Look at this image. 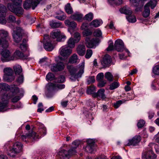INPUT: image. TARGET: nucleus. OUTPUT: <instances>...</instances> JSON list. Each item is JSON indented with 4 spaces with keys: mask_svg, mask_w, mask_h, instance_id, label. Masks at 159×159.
I'll list each match as a JSON object with an SVG mask.
<instances>
[{
    "mask_svg": "<svg viewBox=\"0 0 159 159\" xmlns=\"http://www.w3.org/2000/svg\"><path fill=\"white\" fill-rule=\"evenodd\" d=\"M22 149V145L19 142L15 143L12 148L9 147L8 154L10 156L14 157L19 153Z\"/></svg>",
    "mask_w": 159,
    "mask_h": 159,
    "instance_id": "7ed1b4c3",
    "label": "nucleus"
},
{
    "mask_svg": "<svg viewBox=\"0 0 159 159\" xmlns=\"http://www.w3.org/2000/svg\"><path fill=\"white\" fill-rule=\"evenodd\" d=\"M93 34L95 36L100 37L101 36L102 33L100 30L97 29L95 30Z\"/></svg>",
    "mask_w": 159,
    "mask_h": 159,
    "instance_id": "4d7b16f0",
    "label": "nucleus"
},
{
    "mask_svg": "<svg viewBox=\"0 0 159 159\" xmlns=\"http://www.w3.org/2000/svg\"><path fill=\"white\" fill-rule=\"evenodd\" d=\"M92 33L89 30H84L83 32V34L84 36L89 37V36L91 35L92 34Z\"/></svg>",
    "mask_w": 159,
    "mask_h": 159,
    "instance_id": "09e8293b",
    "label": "nucleus"
},
{
    "mask_svg": "<svg viewBox=\"0 0 159 159\" xmlns=\"http://www.w3.org/2000/svg\"><path fill=\"white\" fill-rule=\"evenodd\" d=\"M23 33V30L20 27H17L16 30H13L12 35L15 42L18 43L21 40Z\"/></svg>",
    "mask_w": 159,
    "mask_h": 159,
    "instance_id": "423d86ee",
    "label": "nucleus"
},
{
    "mask_svg": "<svg viewBox=\"0 0 159 159\" xmlns=\"http://www.w3.org/2000/svg\"><path fill=\"white\" fill-rule=\"evenodd\" d=\"M119 86V84L118 83L114 82L110 85L109 89L110 90H112L117 88Z\"/></svg>",
    "mask_w": 159,
    "mask_h": 159,
    "instance_id": "c03bdc74",
    "label": "nucleus"
},
{
    "mask_svg": "<svg viewBox=\"0 0 159 159\" xmlns=\"http://www.w3.org/2000/svg\"><path fill=\"white\" fill-rule=\"evenodd\" d=\"M114 48L118 52H122L124 51L127 53V54L129 56V52L124 46L123 41L120 39L116 40L115 43Z\"/></svg>",
    "mask_w": 159,
    "mask_h": 159,
    "instance_id": "0eeeda50",
    "label": "nucleus"
},
{
    "mask_svg": "<svg viewBox=\"0 0 159 159\" xmlns=\"http://www.w3.org/2000/svg\"><path fill=\"white\" fill-rule=\"evenodd\" d=\"M95 89V87L93 85H91L89 87L87 90V93L88 94H92L94 92Z\"/></svg>",
    "mask_w": 159,
    "mask_h": 159,
    "instance_id": "37998d69",
    "label": "nucleus"
},
{
    "mask_svg": "<svg viewBox=\"0 0 159 159\" xmlns=\"http://www.w3.org/2000/svg\"><path fill=\"white\" fill-rule=\"evenodd\" d=\"M16 19L15 17L12 15H10L8 18V20L10 22H13L15 21Z\"/></svg>",
    "mask_w": 159,
    "mask_h": 159,
    "instance_id": "0e129e2a",
    "label": "nucleus"
},
{
    "mask_svg": "<svg viewBox=\"0 0 159 159\" xmlns=\"http://www.w3.org/2000/svg\"><path fill=\"white\" fill-rule=\"evenodd\" d=\"M0 44L3 45L4 48H7L10 38L7 31L3 30H0Z\"/></svg>",
    "mask_w": 159,
    "mask_h": 159,
    "instance_id": "20e7f679",
    "label": "nucleus"
},
{
    "mask_svg": "<svg viewBox=\"0 0 159 159\" xmlns=\"http://www.w3.org/2000/svg\"><path fill=\"white\" fill-rule=\"evenodd\" d=\"M77 51L79 54L80 56H83L85 53V48L84 45H79L76 49Z\"/></svg>",
    "mask_w": 159,
    "mask_h": 159,
    "instance_id": "5701e85b",
    "label": "nucleus"
},
{
    "mask_svg": "<svg viewBox=\"0 0 159 159\" xmlns=\"http://www.w3.org/2000/svg\"><path fill=\"white\" fill-rule=\"evenodd\" d=\"M157 1L156 0H151L148 2L145 5L149 7H150L151 9H153L156 6Z\"/></svg>",
    "mask_w": 159,
    "mask_h": 159,
    "instance_id": "473e14b6",
    "label": "nucleus"
},
{
    "mask_svg": "<svg viewBox=\"0 0 159 159\" xmlns=\"http://www.w3.org/2000/svg\"><path fill=\"white\" fill-rule=\"evenodd\" d=\"M119 56L121 60L125 59L127 57V56L125 55L124 53L119 54Z\"/></svg>",
    "mask_w": 159,
    "mask_h": 159,
    "instance_id": "338daca9",
    "label": "nucleus"
},
{
    "mask_svg": "<svg viewBox=\"0 0 159 159\" xmlns=\"http://www.w3.org/2000/svg\"><path fill=\"white\" fill-rule=\"evenodd\" d=\"M4 75L3 78L4 80L7 82H11L15 79L13 75V70L10 67H6L3 69Z\"/></svg>",
    "mask_w": 159,
    "mask_h": 159,
    "instance_id": "39448f33",
    "label": "nucleus"
},
{
    "mask_svg": "<svg viewBox=\"0 0 159 159\" xmlns=\"http://www.w3.org/2000/svg\"><path fill=\"white\" fill-rule=\"evenodd\" d=\"M80 143V142L78 140H75L72 143V146L71 148L70 149L73 150H75V148H76L79 145Z\"/></svg>",
    "mask_w": 159,
    "mask_h": 159,
    "instance_id": "79ce46f5",
    "label": "nucleus"
},
{
    "mask_svg": "<svg viewBox=\"0 0 159 159\" xmlns=\"http://www.w3.org/2000/svg\"><path fill=\"white\" fill-rule=\"evenodd\" d=\"M142 154V159H156L157 156L150 148Z\"/></svg>",
    "mask_w": 159,
    "mask_h": 159,
    "instance_id": "ddd939ff",
    "label": "nucleus"
},
{
    "mask_svg": "<svg viewBox=\"0 0 159 159\" xmlns=\"http://www.w3.org/2000/svg\"><path fill=\"white\" fill-rule=\"evenodd\" d=\"M93 54V52L91 49H88L87 51L86 54L85 55V57L86 58L89 59L90 58Z\"/></svg>",
    "mask_w": 159,
    "mask_h": 159,
    "instance_id": "de8ad7c7",
    "label": "nucleus"
},
{
    "mask_svg": "<svg viewBox=\"0 0 159 159\" xmlns=\"http://www.w3.org/2000/svg\"><path fill=\"white\" fill-rule=\"evenodd\" d=\"M150 14L149 7L145 5L144 7V10L143 13V15L144 17H148Z\"/></svg>",
    "mask_w": 159,
    "mask_h": 159,
    "instance_id": "2f4dec72",
    "label": "nucleus"
},
{
    "mask_svg": "<svg viewBox=\"0 0 159 159\" xmlns=\"http://www.w3.org/2000/svg\"><path fill=\"white\" fill-rule=\"evenodd\" d=\"M84 63L83 62L79 67L78 71L76 67L72 66L68 67V68L69 69V71L71 75L70 79L72 81H74L76 79L81 77L82 75L84 72Z\"/></svg>",
    "mask_w": 159,
    "mask_h": 159,
    "instance_id": "f03ea898",
    "label": "nucleus"
},
{
    "mask_svg": "<svg viewBox=\"0 0 159 159\" xmlns=\"http://www.w3.org/2000/svg\"><path fill=\"white\" fill-rule=\"evenodd\" d=\"M111 62L110 57L109 56H106L103 58L101 61L102 65L104 67L107 66L110 64Z\"/></svg>",
    "mask_w": 159,
    "mask_h": 159,
    "instance_id": "4be33fe9",
    "label": "nucleus"
},
{
    "mask_svg": "<svg viewBox=\"0 0 159 159\" xmlns=\"http://www.w3.org/2000/svg\"><path fill=\"white\" fill-rule=\"evenodd\" d=\"M105 77L108 80L112 81L113 80V76L110 72H107L105 74Z\"/></svg>",
    "mask_w": 159,
    "mask_h": 159,
    "instance_id": "ea45409f",
    "label": "nucleus"
},
{
    "mask_svg": "<svg viewBox=\"0 0 159 159\" xmlns=\"http://www.w3.org/2000/svg\"><path fill=\"white\" fill-rule=\"evenodd\" d=\"M98 86L99 88H102L105 86L107 82L105 80H101L99 81Z\"/></svg>",
    "mask_w": 159,
    "mask_h": 159,
    "instance_id": "6e6d98bb",
    "label": "nucleus"
},
{
    "mask_svg": "<svg viewBox=\"0 0 159 159\" xmlns=\"http://www.w3.org/2000/svg\"><path fill=\"white\" fill-rule=\"evenodd\" d=\"M153 72L156 75H159V65H157L154 67Z\"/></svg>",
    "mask_w": 159,
    "mask_h": 159,
    "instance_id": "8fccbe9b",
    "label": "nucleus"
},
{
    "mask_svg": "<svg viewBox=\"0 0 159 159\" xmlns=\"http://www.w3.org/2000/svg\"><path fill=\"white\" fill-rule=\"evenodd\" d=\"M120 11L121 13L129 15H131L132 13V11L128 7H124L120 9Z\"/></svg>",
    "mask_w": 159,
    "mask_h": 159,
    "instance_id": "b1692460",
    "label": "nucleus"
},
{
    "mask_svg": "<svg viewBox=\"0 0 159 159\" xmlns=\"http://www.w3.org/2000/svg\"><path fill=\"white\" fill-rule=\"evenodd\" d=\"M95 81L94 77V76H91L89 77L88 79L87 83L88 84H90L91 83H94Z\"/></svg>",
    "mask_w": 159,
    "mask_h": 159,
    "instance_id": "5fc2aeb1",
    "label": "nucleus"
},
{
    "mask_svg": "<svg viewBox=\"0 0 159 159\" xmlns=\"http://www.w3.org/2000/svg\"><path fill=\"white\" fill-rule=\"evenodd\" d=\"M65 25L73 29H74L76 28L77 26L76 23L74 21H70L68 20H66L65 21Z\"/></svg>",
    "mask_w": 159,
    "mask_h": 159,
    "instance_id": "393cba45",
    "label": "nucleus"
},
{
    "mask_svg": "<svg viewBox=\"0 0 159 159\" xmlns=\"http://www.w3.org/2000/svg\"><path fill=\"white\" fill-rule=\"evenodd\" d=\"M64 65L62 62L57 63L56 65H53L51 67V70L52 71H57L63 70L64 68Z\"/></svg>",
    "mask_w": 159,
    "mask_h": 159,
    "instance_id": "412c9836",
    "label": "nucleus"
},
{
    "mask_svg": "<svg viewBox=\"0 0 159 159\" xmlns=\"http://www.w3.org/2000/svg\"><path fill=\"white\" fill-rule=\"evenodd\" d=\"M65 9L66 12L68 14H71L73 12L72 8L70 3H68L65 5Z\"/></svg>",
    "mask_w": 159,
    "mask_h": 159,
    "instance_id": "7c9ffc66",
    "label": "nucleus"
},
{
    "mask_svg": "<svg viewBox=\"0 0 159 159\" xmlns=\"http://www.w3.org/2000/svg\"><path fill=\"white\" fill-rule=\"evenodd\" d=\"M8 101L7 100H5L3 102H0V111L3 110L7 106Z\"/></svg>",
    "mask_w": 159,
    "mask_h": 159,
    "instance_id": "a19ab883",
    "label": "nucleus"
},
{
    "mask_svg": "<svg viewBox=\"0 0 159 159\" xmlns=\"http://www.w3.org/2000/svg\"><path fill=\"white\" fill-rule=\"evenodd\" d=\"M15 59H18L22 58L24 57V55L22 52L19 50H16L14 52L13 55L12 56Z\"/></svg>",
    "mask_w": 159,
    "mask_h": 159,
    "instance_id": "c85d7f7f",
    "label": "nucleus"
},
{
    "mask_svg": "<svg viewBox=\"0 0 159 159\" xmlns=\"http://www.w3.org/2000/svg\"><path fill=\"white\" fill-rule=\"evenodd\" d=\"M122 102L121 100H119L117 101L114 104V106L116 108H118L122 103Z\"/></svg>",
    "mask_w": 159,
    "mask_h": 159,
    "instance_id": "e2e57ef3",
    "label": "nucleus"
},
{
    "mask_svg": "<svg viewBox=\"0 0 159 159\" xmlns=\"http://www.w3.org/2000/svg\"><path fill=\"white\" fill-rule=\"evenodd\" d=\"M46 88L49 90H56V84H55L52 83H49L46 85Z\"/></svg>",
    "mask_w": 159,
    "mask_h": 159,
    "instance_id": "58836bf2",
    "label": "nucleus"
},
{
    "mask_svg": "<svg viewBox=\"0 0 159 159\" xmlns=\"http://www.w3.org/2000/svg\"><path fill=\"white\" fill-rule=\"evenodd\" d=\"M88 24L87 23H83L81 27V29L86 30L88 27Z\"/></svg>",
    "mask_w": 159,
    "mask_h": 159,
    "instance_id": "69168bd1",
    "label": "nucleus"
},
{
    "mask_svg": "<svg viewBox=\"0 0 159 159\" xmlns=\"http://www.w3.org/2000/svg\"><path fill=\"white\" fill-rule=\"evenodd\" d=\"M38 0H27L23 4V7L25 9H28L31 7L33 9H34L39 3Z\"/></svg>",
    "mask_w": 159,
    "mask_h": 159,
    "instance_id": "9b49d317",
    "label": "nucleus"
},
{
    "mask_svg": "<svg viewBox=\"0 0 159 159\" xmlns=\"http://www.w3.org/2000/svg\"><path fill=\"white\" fill-rule=\"evenodd\" d=\"M41 135L44 136L46 134V129L44 125L41 124L40 126L38 131L37 133L30 131L26 133L25 135H22L21 136L22 139L25 142H30V140L33 141L39 139Z\"/></svg>",
    "mask_w": 159,
    "mask_h": 159,
    "instance_id": "f257e3e1",
    "label": "nucleus"
},
{
    "mask_svg": "<svg viewBox=\"0 0 159 159\" xmlns=\"http://www.w3.org/2000/svg\"><path fill=\"white\" fill-rule=\"evenodd\" d=\"M54 75L50 72L48 73L46 76V79L48 80L51 81L54 79Z\"/></svg>",
    "mask_w": 159,
    "mask_h": 159,
    "instance_id": "a18cd8bd",
    "label": "nucleus"
},
{
    "mask_svg": "<svg viewBox=\"0 0 159 159\" xmlns=\"http://www.w3.org/2000/svg\"><path fill=\"white\" fill-rule=\"evenodd\" d=\"M70 18L72 20L79 22H82L84 20L83 15L78 12H76L71 15Z\"/></svg>",
    "mask_w": 159,
    "mask_h": 159,
    "instance_id": "aec40b11",
    "label": "nucleus"
},
{
    "mask_svg": "<svg viewBox=\"0 0 159 159\" xmlns=\"http://www.w3.org/2000/svg\"><path fill=\"white\" fill-rule=\"evenodd\" d=\"M104 76V74L103 73L101 72L99 73L97 76V80L98 81L102 80H103Z\"/></svg>",
    "mask_w": 159,
    "mask_h": 159,
    "instance_id": "49530a36",
    "label": "nucleus"
},
{
    "mask_svg": "<svg viewBox=\"0 0 159 159\" xmlns=\"http://www.w3.org/2000/svg\"><path fill=\"white\" fill-rule=\"evenodd\" d=\"M48 35H45L44 37V47L47 51H51L53 49V45L49 42Z\"/></svg>",
    "mask_w": 159,
    "mask_h": 159,
    "instance_id": "dca6fc26",
    "label": "nucleus"
},
{
    "mask_svg": "<svg viewBox=\"0 0 159 159\" xmlns=\"http://www.w3.org/2000/svg\"><path fill=\"white\" fill-rule=\"evenodd\" d=\"M61 25V23L59 22H55L53 21H51L50 22V26L53 28L59 27Z\"/></svg>",
    "mask_w": 159,
    "mask_h": 159,
    "instance_id": "f704fd0d",
    "label": "nucleus"
},
{
    "mask_svg": "<svg viewBox=\"0 0 159 159\" xmlns=\"http://www.w3.org/2000/svg\"><path fill=\"white\" fill-rule=\"evenodd\" d=\"M65 80V77L64 76L61 75L57 78V81L58 82L62 83L64 82Z\"/></svg>",
    "mask_w": 159,
    "mask_h": 159,
    "instance_id": "052dcab7",
    "label": "nucleus"
},
{
    "mask_svg": "<svg viewBox=\"0 0 159 159\" xmlns=\"http://www.w3.org/2000/svg\"><path fill=\"white\" fill-rule=\"evenodd\" d=\"M109 45L107 49V51H110L113 50L114 48V46L113 45V42L111 41H110L109 42Z\"/></svg>",
    "mask_w": 159,
    "mask_h": 159,
    "instance_id": "864d4df0",
    "label": "nucleus"
},
{
    "mask_svg": "<svg viewBox=\"0 0 159 159\" xmlns=\"http://www.w3.org/2000/svg\"><path fill=\"white\" fill-rule=\"evenodd\" d=\"M13 69L16 75H21L22 71L21 66L19 65H16L13 67Z\"/></svg>",
    "mask_w": 159,
    "mask_h": 159,
    "instance_id": "c756f323",
    "label": "nucleus"
},
{
    "mask_svg": "<svg viewBox=\"0 0 159 159\" xmlns=\"http://www.w3.org/2000/svg\"><path fill=\"white\" fill-rule=\"evenodd\" d=\"M68 101H62L61 102V105L63 107H66L67 105Z\"/></svg>",
    "mask_w": 159,
    "mask_h": 159,
    "instance_id": "774afa93",
    "label": "nucleus"
},
{
    "mask_svg": "<svg viewBox=\"0 0 159 159\" xmlns=\"http://www.w3.org/2000/svg\"><path fill=\"white\" fill-rule=\"evenodd\" d=\"M98 42V39H93L90 37H87L85 39V44L88 48H93Z\"/></svg>",
    "mask_w": 159,
    "mask_h": 159,
    "instance_id": "4468645a",
    "label": "nucleus"
},
{
    "mask_svg": "<svg viewBox=\"0 0 159 159\" xmlns=\"http://www.w3.org/2000/svg\"><path fill=\"white\" fill-rule=\"evenodd\" d=\"M93 14L92 12H89L84 17V20L91 21L93 19Z\"/></svg>",
    "mask_w": 159,
    "mask_h": 159,
    "instance_id": "4c0bfd02",
    "label": "nucleus"
},
{
    "mask_svg": "<svg viewBox=\"0 0 159 159\" xmlns=\"http://www.w3.org/2000/svg\"><path fill=\"white\" fill-rule=\"evenodd\" d=\"M19 76L17 79V81L19 83H21L23 81L24 78L23 75H19Z\"/></svg>",
    "mask_w": 159,
    "mask_h": 159,
    "instance_id": "13d9d810",
    "label": "nucleus"
},
{
    "mask_svg": "<svg viewBox=\"0 0 159 159\" xmlns=\"http://www.w3.org/2000/svg\"><path fill=\"white\" fill-rule=\"evenodd\" d=\"M65 87V85L63 84H56V90L61 89Z\"/></svg>",
    "mask_w": 159,
    "mask_h": 159,
    "instance_id": "bf43d9fd",
    "label": "nucleus"
},
{
    "mask_svg": "<svg viewBox=\"0 0 159 159\" xmlns=\"http://www.w3.org/2000/svg\"><path fill=\"white\" fill-rule=\"evenodd\" d=\"M60 54L62 56L67 57L69 56L72 52V49L67 46H64L60 49Z\"/></svg>",
    "mask_w": 159,
    "mask_h": 159,
    "instance_id": "6ab92c4d",
    "label": "nucleus"
},
{
    "mask_svg": "<svg viewBox=\"0 0 159 159\" xmlns=\"http://www.w3.org/2000/svg\"><path fill=\"white\" fill-rule=\"evenodd\" d=\"M51 37L53 39H56L57 41H63L66 39V37L61 34L60 32L58 30H55L50 34Z\"/></svg>",
    "mask_w": 159,
    "mask_h": 159,
    "instance_id": "f8f14e48",
    "label": "nucleus"
},
{
    "mask_svg": "<svg viewBox=\"0 0 159 159\" xmlns=\"http://www.w3.org/2000/svg\"><path fill=\"white\" fill-rule=\"evenodd\" d=\"M79 61V60L76 54H73L70 58L69 60V62L71 63L78 62Z\"/></svg>",
    "mask_w": 159,
    "mask_h": 159,
    "instance_id": "cd10ccee",
    "label": "nucleus"
},
{
    "mask_svg": "<svg viewBox=\"0 0 159 159\" xmlns=\"http://www.w3.org/2000/svg\"><path fill=\"white\" fill-rule=\"evenodd\" d=\"M66 16L65 13L61 11L59 12L55 17L56 18L61 20H64L66 18Z\"/></svg>",
    "mask_w": 159,
    "mask_h": 159,
    "instance_id": "bb28decb",
    "label": "nucleus"
},
{
    "mask_svg": "<svg viewBox=\"0 0 159 159\" xmlns=\"http://www.w3.org/2000/svg\"><path fill=\"white\" fill-rule=\"evenodd\" d=\"M74 38L75 39H74L75 40L76 43L78 42L80 39V33H75V34Z\"/></svg>",
    "mask_w": 159,
    "mask_h": 159,
    "instance_id": "3c124183",
    "label": "nucleus"
},
{
    "mask_svg": "<svg viewBox=\"0 0 159 159\" xmlns=\"http://www.w3.org/2000/svg\"><path fill=\"white\" fill-rule=\"evenodd\" d=\"M112 2V3L117 5L121 4L123 3V0H109Z\"/></svg>",
    "mask_w": 159,
    "mask_h": 159,
    "instance_id": "603ef678",
    "label": "nucleus"
},
{
    "mask_svg": "<svg viewBox=\"0 0 159 159\" xmlns=\"http://www.w3.org/2000/svg\"><path fill=\"white\" fill-rule=\"evenodd\" d=\"M95 142L92 139H89L87 141V145L85 148V150L89 153H92L95 148Z\"/></svg>",
    "mask_w": 159,
    "mask_h": 159,
    "instance_id": "f3484780",
    "label": "nucleus"
},
{
    "mask_svg": "<svg viewBox=\"0 0 159 159\" xmlns=\"http://www.w3.org/2000/svg\"><path fill=\"white\" fill-rule=\"evenodd\" d=\"M145 124V122L143 120H140L137 124V126L139 128L143 127Z\"/></svg>",
    "mask_w": 159,
    "mask_h": 159,
    "instance_id": "680f3d73",
    "label": "nucleus"
},
{
    "mask_svg": "<svg viewBox=\"0 0 159 159\" xmlns=\"http://www.w3.org/2000/svg\"><path fill=\"white\" fill-rule=\"evenodd\" d=\"M105 90L103 89H101L98 91V97L101 98L102 99H104L106 97L104 94Z\"/></svg>",
    "mask_w": 159,
    "mask_h": 159,
    "instance_id": "72a5a7b5",
    "label": "nucleus"
},
{
    "mask_svg": "<svg viewBox=\"0 0 159 159\" xmlns=\"http://www.w3.org/2000/svg\"><path fill=\"white\" fill-rule=\"evenodd\" d=\"M76 43L75 40L72 38H70L67 42V47L72 49L75 46V43Z\"/></svg>",
    "mask_w": 159,
    "mask_h": 159,
    "instance_id": "a878e982",
    "label": "nucleus"
},
{
    "mask_svg": "<svg viewBox=\"0 0 159 159\" xmlns=\"http://www.w3.org/2000/svg\"><path fill=\"white\" fill-rule=\"evenodd\" d=\"M12 89L13 90V92L10 93L7 95V98H12L11 100L12 102H16L19 100L20 98L19 96H15V93H17L19 92V89L17 87L14 86L12 87Z\"/></svg>",
    "mask_w": 159,
    "mask_h": 159,
    "instance_id": "9d476101",
    "label": "nucleus"
},
{
    "mask_svg": "<svg viewBox=\"0 0 159 159\" xmlns=\"http://www.w3.org/2000/svg\"><path fill=\"white\" fill-rule=\"evenodd\" d=\"M76 151L75 150L70 149L69 151L63 149L58 153L59 159H69L70 156L75 154Z\"/></svg>",
    "mask_w": 159,
    "mask_h": 159,
    "instance_id": "6e6552de",
    "label": "nucleus"
},
{
    "mask_svg": "<svg viewBox=\"0 0 159 159\" xmlns=\"http://www.w3.org/2000/svg\"><path fill=\"white\" fill-rule=\"evenodd\" d=\"M7 7L9 10L18 16H20L23 15L24 10L20 7H15L14 5L9 3L7 5Z\"/></svg>",
    "mask_w": 159,
    "mask_h": 159,
    "instance_id": "1a4fd4ad",
    "label": "nucleus"
},
{
    "mask_svg": "<svg viewBox=\"0 0 159 159\" xmlns=\"http://www.w3.org/2000/svg\"><path fill=\"white\" fill-rule=\"evenodd\" d=\"M141 138L139 136H135L132 139L129 140L128 143H125V145L127 146H135L138 144Z\"/></svg>",
    "mask_w": 159,
    "mask_h": 159,
    "instance_id": "a211bd4d",
    "label": "nucleus"
},
{
    "mask_svg": "<svg viewBox=\"0 0 159 159\" xmlns=\"http://www.w3.org/2000/svg\"><path fill=\"white\" fill-rule=\"evenodd\" d=\"M7 8L3 5L0 4V23L5 24L7 21L5 18L6 15Z\"/></svg>",
    "mask_w": 159,
    "mask_h": 159,
    "instance_id": "2eb2a0df",
    "label": "nucleus"
},
{
    "mask_svg": "<svg viewBox=\"0 0 159 159\" xmlns=\"http://www.w3.org/2000/svg\"><path fill=\"white\" fill-rule=\"evenodd\" d=\"M126 18L129 22L134 23L136 21V18L134 15H128V16H126Z\"/></svg>",
    "mask_w": 159,
    "mask_h": 159,
    "instance_id": "c9c22d12",
    "label": "nucleus"
},
{
    "mask_svg": "<svg viewBox=\"0 0 159 159\" xmlns=\"http://www.w3.org/2000/svg\"><path fill=\"white\" fill-rule=\"evenodd\" d=\"M102 23V21L97 20H94L91 22V25L95 27H98Z\"/></svg>",
    "mask_w": 159,
    "mask_h": 159,
    "instance_id": "e433bc0d",
    "label": "nucleus"
}]
</instances>
